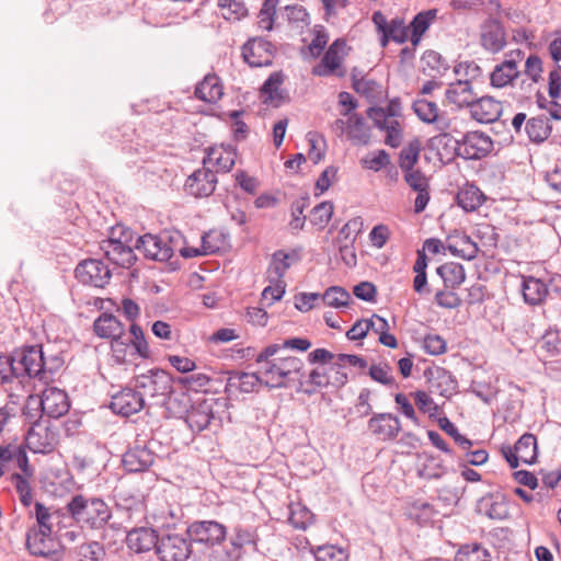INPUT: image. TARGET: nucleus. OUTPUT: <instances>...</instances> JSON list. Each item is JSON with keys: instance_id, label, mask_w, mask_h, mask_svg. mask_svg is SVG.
I'll return each instance as SVG.
<instances>
[{"instance_id": "nucleus-1", "label": "nucleus", "mask_w": 561, "mask_h": 561, "mask_svg": "<svg viewBox=\"0 0 561 561\" xmlns=\"http://www.w3.org/2000/svg\"><path fill=\"white\" fill-rule=\"evenodd\" d=\"M65 508L81 529L104 531L113 516L112 508L101 496L83 493L72 495Z\"/></svg>"}, {"instance_id": "nucleus-63", "label": "nucleus", "mask_w": 561, "mask_h": 561, "mask_svg": "<svg viewBox=\"0 0 561 561\" xmlns=\"http://www.w3.org/2000/svg\"><path fill=\"white\" fill-rule=\"evenodd\" d=\"M12 482L14 483L16 492L19 493L21 503L24 506L28 507L33 501L32 489H31L30 482L27 481V479L24 476H22L20 473L12 474Z\"/></svg>"}, {"instance_id": "nucleus-45", "label": "nucleus", "mask_w": 561, "mask_h": 561, "mask_svg": "<svg viewBox=\"0 0 561 561\" xmlns=\"http://www.w3.org/2000/svg\"><path fill=\"white\" fill-rule=\"evenodd\" d=\"M455 561H491V556L479 543L465 545L457 551Z\"/></svg>"}, {"instance_id": "nucleus-10", "label": "nucleus", "mask_w": 561, "mask_h": 561, "mask_svg": "<svg viewBox=\"0 0 561 561\" xmlns=\"http://www.w3.org/2000/svg\"><path fill=\"white\" fill-rule=\"evenodd\" d=\"M75 276L83 285L103 288L108 284L112 273L101 260L87 259L77 265Z\"/></svg>"}, {"instance_id": "nucleus-34", "label": "nucleus", "mask_w": 561, "mask_h": 561, "mask_svg": "<svg viewBox=\"0 0 561 561\" xmlns=\"http://www.w3.org/2000/svg\"><path fill=\"white\" fill-rule=\"evenodd\" d=\"M284 82V75L280 71H275L268 76L261 88L262 94L266 95L265 102L272 103L274 106H279L286 100V93L280 89Z\"/></svg>"}, {"instance_id": "nucleus-16", "label": "nucleus", "mask_w": 561, "mask_h": 561, "mask_svg": "<svg viewBox=\"0 0 561 561\" xmlns=\"http://www.w3.org/2000/svg\"><path fill=\"white\" fill-rule=\"evenodd\" d=\"M217 176L208 168L194 171L185 181V191L195 197H207L215 192Z\"/></svg>"}, {"instance_id": "nucleus-20", "label": "nucleus", "mask_w": 561, "mask_h": 561, "mask_svg": "<svg viewBox=\"0 0 561 561\" xmlns=\"http://www.w3.org/2000/svg\"><path fill=\"white\" fill-rule=\"evenodd\" d=\"M213 400H202L191 404L185 422L193 432H202L208 427L214 419Z\"/></svg>"}, {"instance_id": "nucleus-49", "label": "nucleus", "mask_w": 561, "mask_h": 561, "mask_svg": "<svg viewBox=\"0 0 561 561\" xmlns=\"http://www.w3.org/2000/svg\"><path fill=\"white\" fill-rule=\"evenodd\" d=\"M437 424L462 450H468L473 445L472 440L459 433L456 425L447 416L438 417Z\"/></svg>"}, {"instance_id": "nucleus-35", "label": "nucleus", "mask_w": 561, "mask_h": 561, "mask_svg": "<svg viewBox=\"0 0 561 561\" xmlns=\"http://www.w3.org/2000/svg\"><path fill=\"white\" fill-rule=\"evenodd\" d=\"M222 94V85L216 75H207L195 88L196 98L207 103H216Z\"/></svg>"}, {"instance_id": "nucleus-50", "label": "nucleus", "mask_w": 561, "mask_h": 561, "mask_svg": "<svg viewBox=\"0 0 561 561\" xmlns=\"http://www.w3.org/2000/svg\"><path fill=\"white\" fill-rule=\"evenodd\" d=\"M322 300L329 307L341 308L348 305L351 295L343 287L331 286L322 294Z\"/></svg>"}, {"instance_id": "nucleus-40", "label": "nucleus", "mask_w": 561, "mask_h": 561, "mask_svg": "<svg viewBox=\"0 0 561 561\" xmlns=\"http://www.w3.org/2000/svg\"><path fill=\"white\" fill-rule=\"evenodd\" d=\"M348 138L358 145H368L370 140V129L365 118L359 114H352L348 117Z\"/></svg>"}, {"instance_id": "nucleus-57", "label": "nucleus", "mask_w": 561, "mask_h": 561, "mask_svg": "<svg viewBox=\"0 0 561 561\" xmlns=\"http://www.w3.org/2000/svg\"><path fill=\"white\" fill-rule=\"evenodd\" d=\"M156 522L160 524L161 527L171 529L176 527V525L183 518V511L181 507L168 506L165 510H162L159 515L156 517Z\"/></svg>"}, {"instance_id": "nucleus-56", "label": "nucleus", "mask_w": 561, "mask_h": 561, "mask_svg": "<svg viewBox=\"0 0 561 561\" xmlns=\"http://www.w3.org/2000/svg\"><path fill=\"white\" fill-rule=\"evenodd\" d=\"M280 14L288 21V23L302 27L308 24V13L302 5L293 4L286 5L280 9Z\"/></svg>"}, {"instance_id": "nucleus-59", "label": "nucleus", "mask_w": 561, "mask_h": 561, "mask_svg": "<svg viewBox=\"0 0 561 561\" xmlns=\"http://www.w3.org/2000/svg\"><path fill=\"white\" fill-rule=\"evenodd\" d=\"M54 513L41 502L34 504V516L39 531L53 533Z\"/></svg>"}, {"instance_id": "nucleus-7", "label": "nucleus", "mask_w": 561, "mask_h": 561, "mask_svg": "<svg viewBox=\"0 0 561 561\" xmlns=\"http://www.w3.org/2000/svg\"><path fill=\"white\" fill-rule=\"evenodd\" d=\"M18 377L47 379L45 355L41 345H30L14 351Z\"/></svg>"}, {"instance_id": "nucleus-36", "label": "nucleus", "mask_w": 561, "mask_h": 561, "mask_svg": "<svg viewBox=\"0 0 561 561\" xmlns=\"http://www.w3.org/2000/svg\"><path fill=\"white\" fill-rule=\"evenodd\" d=\"M422 71L425 76L437 79L446 73L449 65L443 56L435 50H426L422 56Z\"/></svg>"}, {"instance_id": "nucleus-51", "label": "nucleus", "mask_w": 561, "mask_h": 561, "mask_svg": "<svg viewBox=\"0 0 561 561\" xmlns=\"http://www.w3.org/2000/svg\"><path fill=\"white\" fill-rule=\"evenodd\" d=\"M228 236L219 230H210L203 234L204 253L214 254L225 248Z\"/></svg>"}, {"instance_id": "nucleus-6", "label": "nucleus", "mask_w": 561, "mask_h": 561, "mask_svg": "<svg viewBox=\"0 0 561 561\" xmlns=\"http://www.w3.org/2000/svg\"><path fill=\"white\" fill-rule=\"evenodd\" d=\"M192 541L206 545V550L198 561L208 560L211 550L220 549L219 545L227 538V528L216 520H197L186 527Z\"/></svg>"}, {"instance_id": "nucleus-3", "label": "nucleus", "mask_w": 561, "mask_h": 561, "mask_svg": "<svg viewBox=\"0 0 561 561\" xmlns=\"http://www.w3.org/2000/svg\"><path fill=\"white\" fill-rule=\"evenodd\" d=\"M229 547L211 550L208 560L202 561H240L245 553L257 552L260 537L257 528L251 525L237 524L228 536Z\"/></svg>"}, {"instance_id": "nucleus-62", "label": "nucleus", "mask_w": 561, "mask_h": 561, "mask_svg": "<svg viewBox=\"0 0 561 561\" xmlns=\"http://www.w3.org/2000/svg\"><path fill=\"white\" fill-rule=\"evenodd\" d=\"M13 378H19L14 352L11 355H0V385L8 383Z\"/></svg>"}, {"instance_id": "nucleus-33", "label": "nucleus", "mask_w": 561, "mask_h": 561, "mask_svg": "<svg viewBox=\"0 0 561 561\" xmlns=\"http://www.w3.org/2000/svg\"><path fill=\"white\" fill-rule=\"evenodd\" d=\"M332 374L328 366H321L313 368L305 377L304 386L301 391L308 396L314 394L319 389L328 388L331 386Z\"/></svg>"}, {"instance_id": "nucleus-25", "label": "nucleus", "mask_w": 561, "mask_h": 561, "mask_svg": "<svg viewBox=\"0 0 561 561\" xmlns=\"http://www.w3.org/2000/svg\"><path fill=\"white\" fill-rule=\"evenodd\" d=\"M135 249L147 259L164 262L170 260V249H164L160 234L146 233L137 238Z\"/></svg>"}, {"instance_id": "nucleus-22", "label": "nucleus", "mask_w": 561, "mask_h": 561, "mask_svg": "<svg viewBox=\"0 0 561 561\" xmlns=\"http://www.w3.org/2000/svg\"><path fill=\"white\" fill-rule=\"evenodd\" d=\"M477 512L490 519L502 520L508 517V504L501 493H490L482 496L477 504Z\"/></svg>"}, {"instance_id": "nucleus-2", "label": "nucleus", "mask_w": 561, "mask_h": 561, "mask_svg": "<svg viewBox=\"0 0 561 561\" xmlns=\"http://www.w3.org/2000/svg\"><path fill=\"white\" fill-rule=\"evenodd\" d=\"M131 383L140 390L148 411L163 407L168 402V396L173 393L172 376L159 368L134 377Z\"/></svg>"}, {"instance_id": "nucleus-52", "label": "nucleus", "mask_w": 561, "mask_h": 561, "mask_svg": "<svg viewBox=\"0 0 561 561\" xmlns=\"http://www.w3.org/2000/svg\"><path fill=\"white\" fill-rule=\"evenodd\" d=\"M317 561H347V553L344 549L334 545H323L312 548Z\"/></svg>"}, {"instance_id": "nucleus-5", "label": "nucleus", "mask_w": 561, "mask_h": 561, "mask_svg": "<svg viewBox=\"0 0 561 561\" xmlns=\"http://www.w3.org/2000/svg\"><path fill=\"white\" fill-rule=\"evenodd\" d=\"M38 408L48 417L59 419L69 411L70 401L66 391L54 387L46 388L38 399L32 397L28 399L23 413L31 420L36 416L30 413L31 409L37 411Z\"/></svg>"}, {"instance_id": "nucleus-14", "label": "nucleus", "mask_w": 561, "mask_h": 561, "mask_svg": "<svg viewBox=\"0 0 561 561\" xmlns=\"http://www.w3.org/2000/svg\"><path fill=\"white\" fill-rule=\"evenodd\" d=\"M367 428L380 440H393L401 431V422L392 413H374L367 422Z\"/></svg>"}, {"instance_id": "nucleus-39", "label": "nucleus", "mask_w": 561, "mask_h": 561, "mask_svg": "<svg viewBox=\"0 0 561 561\" xmlns=\"http://www.w3.org/2000/svg\"><path fill=\"white\" fill-rule=\"evenodd\" d=\"M525 131L530 141L540 144L551 134V126L545 115L531 117L526 122Z\"/></svg>"}, {"instance_id": "nucleus-8", "label": "nucleus", "mask_w": 561, "mask_h": 561, "mask_svg": "<svg viewBox=\"0 0 561 561\" xmlns=\"http://www.w3.org/2000/svg\"><path fill=\"white\" fill-rule=\"evenodd\" d=\"M191 541L186 531L164 534L160 537L156 553L161 561H186L192 553Z\"/></svg>"}, {"instance_id": "nucleus-53", "label": "nucleus", "mask_w": 561, "mask_h": 561, "mask_svg": "<svg viewBox=\"0 0 561 561\" xmlns=\"http://www.w3.org/2000/svg\"><path fill=\"white\" fill-rule=\"evenodd\" d=\"M415 115L424 123H434L436 121V114L438 113V106L435 102L420 99L413 102L412 105Z\"/></svg>"}, {"instance_id": "nucleus-38", "label": "nucleus", "mask_w": 561, "mask_h": 561, "mask_svg": "<svg viewBox=\"0 0 561 561\" xmlns=\"http://www.w3.org/2000/svg\"><path fill=\"white\" fill-rule=\"evenodd\" d=\"M515 449L520 462L531 465L538 455L537 438L534 434L525 433L515 443Z\"/></svg>"}, {"instance_id": "nucleus-13", "label": "nucleus", "mask_w": 561, "mask_h": 561, "mask_svg": "<svg viewBox=\"0 0 561 561\" xmlns=\"http://www.w3.org/2000/svg\"><path fill=\"white\" fill-rule=\"evenodd\" d=\"M25 443L34 454H49L58 445V433L49 426L34 424L26 434Z\"/></svg>"}, {"instance_id": "nucleus-47", "label": "nucleus", "mask_w": 561, "mask_h": 561, "mask_svg": "<svg viewBox=\"0 0 561 561\" xmlns=\"http://www.w3.org/2000/svg\"><path fill=\"white\" fill-rule=\"evenodd\" d=\"M352 87L357 93L370 100L381 94V85L377 81L365 77L357 78L355 73L352 75Z\"/></svg>"}, {"instance_id": "nucleus-28", "label": "nucleus", "mask_w": 561, "mask_h": 561, "mask_svg": "<svg viewBox=\"0 0 561 561\" xmlns=\"http://www.w3.org/2000/svg\"><path fill=\"white\" fill-rule=\"evenodd\" d=\"M424 375L431 383V388H435L444 397H448L457 387L454 376L442 367L427 368Z\"/></svg>"}, {"instance_id": "nucleus-44", "label": "nucleus", "mask_w": 561, "mask_h": 561, "mask_svg": "<svg viewBox=\"0 0 561 561\" xmlns=\"http://www.w3.org/2000/svg\"><path fill=\"white\" fill-rule=\"evenodd\" d=\"M421 145L417 139L410 141L399 154V167L404 171H411L419 161Z\"/></svg>"}, {"instance_id": "nucleus-27", "label": "nucleus", "mask_w": 561, "mask_h": 561, "mask_svg": "<svg viewBox=\"0 0 561 561\" xmlns=\"http://www.w3.org/2000/svg\"><path fill=\"white\" fill-rule=\"evenodd\" d=\"M478 95L472 91L469 80H458L449 84L446 90V98L458 107L467 106L470 108Z\"/></svg>"}, {"instance_id": "nucleus-12", "label": "nucleus", "mask_w": 561, "mask_h": 561, "mask_svg": "<svg viewBox=\"0 0 561 561\" xmlns=\"http://www.w3.org/2000/svg\"><path fill=\"white\" fill-rule=\"evenodd\" d=\"M275 48L262 37L250 38L241 47V55L250 67H267L273 64Z\"/></svg>"}, {"instance_id": "nucleus-31", "label": "nucleus", "mask_w": 561, "mask_h": 561, "mask_svg": "<svg viewBox=\"0 0 561 561\" xmlns=\"http://www.w3.org/2000/svg\"><path fill=\"white\" fill-rule=\"evenodd\" d=\"M522 293L526 304L540 305L548 295V286L541 279L528 276L524 277Z\"/></svg>"}, {"instance_id": "nucleus-37", "label": "nucleus", "mask_w": 561, "mask_h": 561, "mask_svg": "<svg viewBox=\"0 0 561 561\" xmlns=\"http://www.w3.org/2000/svg\"><path fill=\"white\" fill-rule=\"evenodd\" d=\"M191 407V400L188 396L184 392H181L179 394H172L168 396V402L163 403V407H161V414L165 419L170 417H183L186 416V413L188 412V409Z\"/></svg>"}, {"instance_id": "nucleus-43", "label": "nucleus", "mask_w": 561, "mask_h": 561, "mask_svg": "<svg viewBox=\"0 0 561 561\" xmlns=\"http://www.w3.org/2000/svg\"><path fill=\"white\" fill-rule=\"evenodd\" d=\"M310 205V196L305 194L299 198L295 199L290 205L291 220L289 226L294 230H302L306 224V216L304 211Z\"/></svg>"}, {"instance_id": "nucleus-24", "label": "nucleus", "mask_w": 561, "mask_h": 561, "mask_svg": "<svg viewBox=\"0 0 561 561\" xmlns=\"http://www.w3.org/2000/svg\"><path fill=\"white\" fill-rule=\"evenodd\" d=\"M345 41L335 39L324 53L320 64L312 68V75L328 77L333 75L342 64L340 51L345 47Z\"/></svg>"}, {"instance_id": "nucleus-32", "label": "nucleus", "mask_w": 561, "mask_h": 561, "mask_svg": "<svg viewBox=\"0 0 561 561\" xmlns=\"http://www.w3.org/2000/svg\"><path fill=\"white\" fill-rule=\"evenodd\" d=\"M436 273L443 279L446 289H456L466 279L465 267L456 262H447L439 265L436 268Z\"/></svg>"}, {"instance_id": "nucleus-21", "label": "nucleus", "mask_w": 561, "mask_h": 561, "mask_svg": "<svg viewBox=\"0 0 561 561\" xmlns=\"http://www.w3.org/2000/svg\"><path fill=\"white\" fill-rule=\"evenodd\" d=\"M159 540L157 531L149 527L134 528L126 535L127 547L135 553L147 552L152 548L157 550Z\"/></svg>"}, {"instance_id": "nucleus-54", "label": "nucleus", "mask_w": 561, "mask_h": 561, "mask_svg": "<svg viewBox=\"0 0 561 561\" xmlns=\"http://www.w3.org/2000/svg\"><path fill=\"white\" fill-rule=\"evenodd\" d=\"M129 332L131 334V340L127 343V345L131 344L136 353L141 358H149L150 350L142 329L137 323H131L129 327Z\"/></svg>"}, {"instance_id": "nucleus-4", "label": "nucleus", "mask_w": 561, "mask_h": 561, "mask_svg": "<svg viewBox=\"0 0 561 561\" xmlns=\"http://www.w3.org/2000/svg\"><path fill=\"white\" fill-rule=\"evenodd\" d=\"M131 231L118 227L112 230L107 239L100 242V250L104 256L113 264L129 268L137 260L135 255V244L131 245Z\"/></svg>"}, {"instance_id": "nucleus-11", "label": "nucleus", "mask_w": 561, "mask_h": 561, "mask_svg": "<svg viewBox=\"0 0 561 561\" xmlns=\"http://www.w3.org/2000/svg\"><path fill=\"white\" fill-rule=\"evenodd\" d=\"M111 410L122 416H130L146 409L144 397L131 381L111 398Z\"/></svg>"}, {"instance_id": "nucleus-48", "label": "nucleus", "mask_w": 561, "mask_h": 561, "mask_svg": "<svg viewBox=\"0 0 561 561\" xmlns=\"http://www.w3.org/2000/svg\"><path fill=\"white\" fill-rule=\"evenodd\" d=\"M437 512L432 504L422 501L414 502L409 510V516L420 525L432 522Z\"/></svg>"}, {"instance_id": "nucleus-29", "label": "nucleus", "mask_w": 561, "mask_h": 561, "mask_svg": "<svg viewBox=\"0 0 561 561\" xmlns=\"http://www.w3.org/2000/svg\"><path fill=\"white\" fill-rule=\"evenodd\" d=\"M456 201L465 211L471 213L483 204L485 196L477 185L466 183L457 193Z\"/></svg>"}, {"instance_id": "nucleus-61", "label": "nucleus", "mask_w": 561, "mask_h": 561, "mask_svg": "<svg viewBox=\"0 0 561 561\" xmlns=\"http://www.w3.org/2000/svg\"><path fill=\"white\" fill-rule=\"evenodd\" d=\"M278 0H265L259 14V26L265 31H272L274 15L276 13Z\"/></svg>"}, {"instance_id": "nucleus-23", "label": "nucleus", "mask_w": 561, "mask_h": 561, "mask_svg": "<svg viewBox=\"0 0 561 561\" xmlns=\"http://www.w3.org/2000/svg\"><path fill=\"white\" fill-rule=\"evenodd\" d=\"M470 114L479 123H493L502 114V104L492 96H477L470 106Z\"/></svg>"}, {"instance_id": "nucleus-19", "label": "nucleus", "mask_w": 561, "mask_h": 561, "mask_svg": "<svg viewBox=\"0 0 561 561\" xmlns=\"http://www.w3.org/2000/svg\"><path fill=\"white\" fill-rule=\"evenodd\" d=\"M154 453L145 445L130 447L123 455L122 463L131 473L147 471L154 462Z\"/></svg>"}, {"instance_id": "nucleus-17", "label": "nucleus", "mask_w": 561, "mask_h": 561, "mask_svg": "<svg viewBox=\"0 0 561 561\" xmlns=\"http://www.w3.org/2000/svg\"><path fill=\"white\" fill-rule=\"evenodd\" d=\"M93 331L99 337L110 339L117 346H127V342L122 341L125 334L124 324L112 313H101L93 322Z\"/></svg>"}, {"instance_id": "nucleus-55", "label": "nucleus", "mask_w": 561, "mask_h": 561, "mask_svg": "<svg viewBox=\"0 0 561 561\" xmlns=\"http://www.w3.org/2000/svg\"><path fill=\"white\" fill-rule=\"evenodd\" d=\"M80 561H100L105 556V550L99 541H90L77 548Z\"/></svg>"}, {"instance_id": "nucleus-60", "label": "nucleus", "mask_w": 561, "mask_h": 561, "mask_svg": "<svg viewBox=\"0 0 561 561\" xmlns=\"http://www.w3.org/2000/svg\"><path fill=\"white\" fill-rule=\"evenodd\" d=\"M390 163V154L383 149L375 151L371 157L362 159V165L374 172H378L381 169L387 168Z\"/></svg>"}, {"instance_id": "nucleus-26", "label": "nucleus", "mask_w": 561, "mask_h": 561, "mask_svg": "<svg viewBox=\"0 0 561 561\" xmlns=\"http://www.w3.org/2000/svg\"><path fill=\"white\" fill-rule=\"evenodd\" d=\"M53 533L32 528L26 534V548L32 556L50 558L55 554Z\"/></svg>"}, {"instance_id": "nucleus-41", "label": "nucleus", "mask_w": 561, "mask_h": 561, "mask_svg": "<svg viewBox=\"0 0 561 561\" xmlns=\"http://www.w3.org/2000/svg\"><path fill=\"white\" fill-rule=\"evenodd\" d=\"M234 156L236 153L231 150L222 151L217 148H208L207 156L203 159V164L213 163L219 170L229 172L236 163Z\"/></svg>"}, {"instance_id": "nucleus-30", "label": "nucleus", "mask_w": 561, "mask_h": 561, "mask_svg": "<svg viewBox=\"0 0 561 561\" xmlns=\"http://www.w3.org/2000/svg\"><path fill=\"white\" fill-rule=\"evenodd\" d=\"M519 73L515 59L504 60L496 65L491 72V85L494 88H504L518 78Z\"/></svg>"}, {"instance_id": "nucleus-15", "label": "nucleus", "mask_w": 561, "mask_h": 561, "mask_svg": "<svg viewBox=\"0 0 561 561\" xmlns=\"http://www.w3.org/2000/svg\"><path fill=\"white\" fill-rule=\"evenodd\" d=\"M275 360L278 362L277 380L275 382L266 381L264 385L268 388H286L287 383L285 382V379L289 378L294 374L298 377V391H301L306 377L304 371V362L295 356L275 357Z\"/></svg>"}, {"instance_id": "nucleus-58", "label": "nucleus", "mask_w": 561, "mask_h": 561, "mask_svg": "<svg viewBox=\"0 0 561 561\" xmlns=\"http://www.w3.org/2000/svg\"><path fill=\"white\" fill-rule=\"evenodd\" d=\"M332 214L333 204L331 202H322L312 208L310 222L313 226L323 228L330 221Z\"/></svg>"}, {"instance_id": "nucleus-9", "label": "nucleus", "mask_w": 561, "mask_h": 561, "mask_svg": "<svg viewBox=\"0 0 561 561\" xmlns=\"http://www.w3.org/2000/svg\"><path fill=\"white\" fill-rule=\"evenodd\" d=\"M492 149V139L482 131H468L460 139H456V154L466 160H479Z\"/></svg>"}, {"instance_id": "nucleus-46", "label": "nucleus", "mask_w": 561, "mask_h": 561, "mask_svg": "<svg viewBox=\"0 0 561 561\" xmlns=\"http://www.w3.org/2000/svg\"><path fill=\"white\" fill-rule=\"evenodd\" d=\"M230 385L237 387L243 393H251L262 383L256 373H237L229 379Z\"/></svg>"}, {"instance_id": "nucleus-18", "label": "nucleus", "mask_w": 561, "mask_h": 561, "mask_svg": "<svg viewBox=\"0 0 561 561\" xmlns=\"http://www.w3.org/2000/svg\"><path fill=\"white\" fill-rule=\"evenodd\" d=\"M480 43L481 46L491 54H496L505 47V32L497 19L489 18L481 25Z\"/></svg>"}, {"instance_id": "nucleus-42", "label": "nucleus", "mask_w": 561, "mask_h": 561, "mask_svg": "<svg viewBox=\"0 0 561 561\" xmlns=\"http://www.w3.org/2000/svg\"><path fill=\"white\" fill-rule=\"evenodd\" d=\"M293 259L298 260V254L295 251L291 254L283 250L275 251L272 254L268 266L270 275H273L276 279H282L286 271L291 266Z\"/></svg>"}, {"instance_id": "nucleus-64", "label": "nucleus", "mask_w": 561, "mask_h": 561, "mask_svg": "<svg viewBox=\"0 0 561 561\" xmlns=\"http://www.w3.org/2000/svg\"><path fill=\"white\" fill-rule=\"evenodd\" d=\"M437 15L436 9L419 12L410 23L411 31L424 34Z\"/></svg>"}]
</instances>
